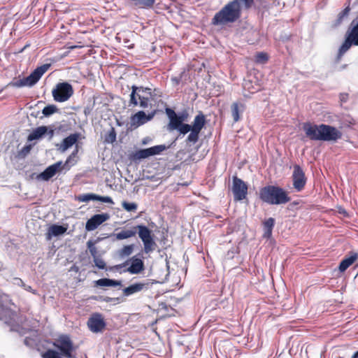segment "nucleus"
Instances as JSON below:
<instances>
[{"label": "nucleus", "mask_w": 358, "mask_h": 358, "mask_svg": "<svg viewBox=\"0 0 358 358\" xmlns=\"http://www.w3.org/2000/svg\"><path fill=\"white\" fill-rule=\"evenodd\" d=\"M303 129L306 136L313 141H335L341 137V133L336 128L324 124L305 122Z\"/></svg>", "instance_id": "obj_1"}, {"label": "nucleus", "mask_w": 358, "mask_h": 358, "mask_svg": "<svg viewBox=\"0 0 358 358\" xmlns=\"http://www.w3.org/2000/svg\"><path fill=\"white\" fill-rule=\"evenodd\" d=\"M240 14V3L238 0H234L215 14L213 22L215 24H225L229 22H234L239 18Z\"/></svg>", "instance_id": "obj_2"}, {"label": "nucleus", "mask_w": 358, "mask_h": 358, "mask_svg": "<svg viewBox=\"0 0 358 358\" xmlns=\"http://www.w3.org/2000/svg\"><path fill=\"white\" fill-rule=\"evenodd\" d=\"M261 199L269 204L279 205L289 201L287 194L282 189L275 186H266L260 191Z\"/></svg>", "instance_id": "obj_3"}, {"label": "nucleus", "mask_w": 358, "mask_h": 358, "mask_svg": "<svg viewBox=\"0 0 358 358\" xmlns=\"http://www.w3.org/2000/svg\"><path fill=\"white\" fill-rule=\"evenodd\" d=\"M50 64H45L36 68L29 76L20 79L13 83L15 87L33 86L42 77V76L50 69Z\"/></svg>", "instance_id": "obj_4"}, {"label": "nucleus", "mask_w": 358, "mask_h": 358, "mask_svg": "<svg viewBox=\"0 0 358 358\" xmlns=\"http://www.w3.org/2000/svg\"><path fill=\"white\" fill-rule=\"evenodd\" d=\"M138 234L144 245V252L150 253L155 250L156 243L152 236V231L146 226L137 225Z\"/></svg>", "instance_id": "obj_5"}, {"label": "nucleus", "mask_w": 358, "mask_h": 358, "mask_svg": "<svg viewBox=\"0 0 358 358\" xmlns=\"http://www.w3.org/2000/svg\"><path fill=\"white\" fill-rule=\"evenodd\" d=\"M55 101L64 102L67 101L73 94V90L68 83H59L52 92Z\"/></svg>", "instance_id": "obj_6"}, {"label": "nucleus", "mask_w": 358, "mask_h": 358, "mask_svg": "<svg viewBox=\"0 0 358 358\" xmlns=\"http://www.w3.org/2000/svg\"><path fill=\"white\" fill-rule=\"evenodd\" d=\"M166 148L167 147L165 145H158L149 148L141 149L137 150L134 154V158L138 160L146 159L161 154L163 151L166 150Z\"/></svg>", "instance_id": "obj_7"}, {"label": "nucleus", "mask_w": 358, "mask_h": 358, "mask_svg": "<svg viewBox=\"0 0 358 358\" xmlns=\"http://www.w3.org/2000/svg\"><path fill=\"white\" fill-rule=\"evenodd\" d=\"M87 326L91 331L98 333L102 331L106 327L104 318L100 313H94L87 321Z\"/></svg>", "instance_id": "obj_8"}, {"label": "nucleus", "mask_w": 358, "mask_h": 358, "mask_svg": "<svg viewBox=\"0 0 358 358\" xmlns=\"http://www.w3.org/2000/svg\"><path fill=\"white\" fill-rule=\"evenodd\" d=\"M232 192L234 199L241 201L245 198L248 192V187L241 179L234 177L233 180Z\"/></svg>", "instance_id": "obj_9"}, {"label": "nucleus", "mask_w": 358, "mask_h": 358, "mask_svg": "<svg viewBox=\"0 0 358 358\" xmlns=\"http://www.w3.org/2000/svg\"><path fill=\"white\" fill-rule=\"evenodd\" d=\"M155 114V112H152L148 115H146L145 112L143 111H138L134 115H132L130 118V124L131 127L134 128H137L145 123L148 122V121L151 120L154 115Z\"/></svg>", "instance_id": "obj_10"}, {"label": "nucleus", "mask_w": 358, "mask_h": 358, "mask_svg": "<svg viewBox=\"0 0 358 358\" xmlns=\"http://www.w3.org/2000/svg\"><path fill=\"white\" fill-rule=\"evenodd\" d=\"M58 349L61 350L63 355L68 358L71 357V352L73 350V345L71 340L68 336H61L55 343H54Z\"/></svg>", "instance_id": "obj_11"}, {"label": "nucleus", "mask_w": 358, "mask_h": 358, "mask_svg": "<svg viewBox=\"0 0 358 358\" xmlns=\"http://www.w3.org/2000/svg\"><path fill=\"white\" fill-rule=\"evenodd\" d=\"M110 216L107 213L96 214L89 219L85 224V229L88 231H94L99 225L109 219Z\"/></svg>", "instance_id": "obj_12"}, {"label": "nucleus", "mask_w": 358, "mask_h": 358, "mask_svg": "<svg viewBox=\"0 0 358 358\" xmlns=\"http://www.w3.org/2000/svg\"><path fill=\"white\" fill-rule=\"evenodd\" d=\"M63 167L62 162H57L46 168L44 171L38 175V178L48 181L55 176L57 172L62 171Z\"/></svg>", "instance_id": "obj_13"}, {"label": "nucleus", "mask_w": 358, "mask_h": 358, "mask_svg": "<svg viewBox=\"0 0 358 358\" xmlns=\"http://www.w3.org/2000/svg\"><path fill=\"white\" fill-rule=\"evenodd\" d=\"M151 89L133 86L132 92L130 95V103H132L134 106H137V98H141V96L151 97Z\"/></svg>", "instance_id": "obj_14"}, {"label": "nucleus", "mask_w": 358, "mask_h": 358, "mask_svg": "<svg viewBox=\"0 0 358 358\" xmlns=\"http://www.w3.org/2000/svg\"><path fill=\"white\" fill-rule=\"evenodd\" d=\"M306 184L304 173L299 166L294 167L293 185L298 191L301 190Z\"/></svg>", "instance_id": "obj_15"}, {"label": "nucleus", "mask_w": 358, "mask_h": 358, "mask_svg": "<svg viewBox=\"0 0 358 358\" xmlns=\"http://www.w3.org/2000/svg\"><path fill=\"white\" fill-rule=\"evenodd\" d=\"M166 113L169 118V129L177 130V129L182 124L184 118L182 116H178L176 113L171 109L167 108Z\"/></svg>", "instance_id": "obj_16"}, {"label": "nucleus", "mask_w": 358, "mask_h": 358, "mask_svg": "<svg viewBox=\"0 0 358 358\" xmlns=\"http://www.w3.org/2000/svg\"><path fill=\"white\" fill-rule=\"evenodd\" d=\"M358 259V253L352 251L348 256L345 257L340 263L338 270L343 273L346 271L351 265H352Z\"/></svg>", "instance_id": "obj_17"}, {"label": "nucleus", "mask_w": 358, "mask_h": 358, "mask_svg": "<svg viewBox=\"0 0 358 358\" xmlns=\"http://www.w3.org/2000/svg\"><path fill=\"white\" fill-rule=\"evenodd\" d=\"M78 200L81 202H88L90 201H99L104 203H113L110 196H101L94 194H85L78 196Z\"/></svg>", "instance_id": "obj_18"}, {"label": "nucleus", "mask_w": 358, "mask_h": 358, "mask_svg": "<svg viewBox=\"0 0 358 358\" xmlns=\"http://www.w3.org/2000/svg\"><path fill=\"white\" fill-rule=\"evenodd\" d=\"M79 135L73 134L65 138L60 145H57L58 150L61 152H64L71 146H73L78 140Z\"/></svg>", "instance_id": "obj_19"}, {"label": "nucleus", "mask_w": 358, "mask_h": 358, "mask_svg": "<svg viewBox=\"0 0 358 358\" xmlns=\"http://www.w3.org/2000/svg\"><path fill=\"white\" fill-rule=\"evenodd\" d=\"M131 261V266L127 269V271L129 273L138 274L144 270V264L141 259L133 257Z\"/></svg>", "instance_id": "obj_20"}, {"label": "nucleus", "mask_w": 358, "mask_h": 358, "mask_svg": "<svg viewBox=\"0 0 358 358\" xmlns=\"http://www.w3.org/2000/svg\"><path fill=\"white\" fill-rule=\"evenodd\" d=\"M245 109V105L241 101H236L232 103L231 106V115L234 122H238L241 118V115Z\"/></svg>", "instance_id": "obj_21"}, {"label": "nucleus", "mask_w": 358, "mask_h": 358, "mask_svg": "<svg viewBox=\"0 0 358 358\" xmlns=\"http://www.w3.org/2000/svg\"><path fill=\"white\" fill-rule=\"evenodd\" d=\"M66 231V228L57 224L51 225L46 233V238L48 240L52 239V237L58 236L64 234Z\"/></svg>", "instance_id": "obj_22"}, {"label": "nucleus", "mask_w": 358, "mask_h": 358, "mask_svg": "<svg viewBox=\"0 0 358 358\" xmlns=\"http://www.w3.org/2000/svg\"><path fill=\"white\" fill-rule=\"evenodd\" d=\"M138 233L137 226L130 229L122 230L121 231L114 234L117 240H124L134 236Z\"/></svg>", "instance_id": "obj_23"}, {"label": "nucleus", "mask_w": 358, "mask_h": 358, "mask_svg": "<svg viewBox=\"0 0 358 358\" xmlns=\"http://www.w3.org/2000/svg\"><path fill=\"white\" fill-rule=\"evenodd\" d=\"M146 285L147 284L143 282L132 284L123 289V294L127 296H130L133 294L141 292L146 287Z\"/></svg>", "instance_id": "obj_24"}, {"label": "nucleus", "mask_w": 358, "mask_h": 358, "mask_svg": "<svg viewBox=\"0 0 358 358\" xmlns=\"http://www.w3.org/2000/svg\"><path fill=\"white\" fill-rule=\"evenodd\" d=\"M206 123L205 116L203 113H200L194 119L191 129L194 131L200 133Z\"/></svg>", "instance_id": "obj_25"}, {"label": "nucleus", "mask_w": 358, "mask_h": 358, "mask_svg": "<svg viewBox=\"0 0 358 358\" xmlns=\"http://www.w3.org/2000/svg\"><path fill=\"white\" fill-rule=\"evenodd\" d=\"M48 131L45 126H41L34 129L28 136V140L31 141L41 138Z\"/></svg>", "instance_id": "obj_26"}, {"label": "nucleus", "mask_w": 358, "mask_h": 358, "mask_svg": "<svg viewBox=\"0 0 358 358\" xmlns=\"http://www.w3.org/2000/svg\"><path fill=\"white\" fill-rule=\"evenodd\" d=\"M275 224L273 218L270 217L264 222V237L270 238Z\"/></svg>", "instance_id": "obj_27"}, {"label": "nucleus", "mask_w": 358, "mask_h": 358, "mask_svg": "<svg viewBox=\"0 0 358 358\" xmlns=\"http://www.w3.org/2000/svg\"><path fill=\"white\" fill-rule=\"evenodd\" d=\"M96 285L100 287H117L121 285V282L108 279V278H101L96 281Z\"/></svg>", "instance_id": "obj_28"}, {"label": "nucleus", "mask_w": 358, "mask_h": 358, "mask_svg": "<svg viewBox=\"0 0 358 358\" xmlns=\"http://www.w3.org/2000/svg\"><path fill=\"white\" fill-rule=\"evenodd\" d=\"M133 3L141 8H150L155 3V0H131Z\"/></svg>", "instance_id": "obj_29"}, {"label": "nucleus", "mask_w": 358, "mask_h": 358, "mask_svg": "<svg viewBox=\"0 0 358 358\" xmlns=\"http://www.w3.org/2000/svg\"><path fill=\"white\" fill-rule=\"evenodd\" d=\"M346 36L354 43L355 45H358V27L355 25L347 31Z\"/></svg>", "instance_id": "obj_30"}, {"label": "nucleus", "mask_w": 358, "mask_h": 358, "mask_svg": "<svg viewBox=\"0 0 358 358\" xmlns=\"http://www.w3.org/2000/svg\"><path fill=\"white\" fill-rule=\"evenodd\" d=\"M352 45H354V43L346 36L345 41L339 49L338 57H342L350 48Z\"/></svg>", "instance_id": "obj_31"}, {"label": "nucleus", "mask_w": 358, "mask_h": 358, "mask_svg": "<svg viewBox=\"0 0 358 358\" xmlns=\"http://www.w3.org/2000/svg\"><path fill=\"white\" fill-rule=\"evenodd\" d=\"M349 13V7L345 8L341 13H340L339 15H338V18L336 21L335 25L338 26L341 24L343 22V20H345L348 17Z\"/></svg>", "instance_id": "obj_32"}, {"label": "nucleus", "mask_w": 358, "mask_h": 358, "mask_svg": "<svg viewBox=\"0 0 358 358\" xmlns=\"http://www.w3.org/2000/svg\"><path fill=\"white\" fill-rule=\"evenodd\" d=\"M122 206L127 212H135L138 208V206L136 203H129L125 201H122Z\"/></svg>", "instance_id": "obj_33"}, {"label": "nucleus", "mask_w": 358, "mask_h": 358, "mask_svg": "<svg viewBox=\"0 0 358 358\" xmlns=\"http://www.w3.org/2000/svg\"><path fill=\"white\" fill-rule=\"evenodd\" d=\"M57 108L56 106L48 105L43 109L42 113L43 114L44 116L48 117V116L54 114L55 112H57Z\"/></svg>", "instance_id": "obj_34"}, {"label": "nucleus", "mask_w": 358, "mask_h": 358, "mask_svg": "<svg viewBox=\"0 0 358 358\" xmlns=\"http://www.w3.org/2000/svg\"><path fill=\"white\" fill-rule=\"evenodd\" d=\"M133 250H134L133 245H125L120 251V255L121 257L129 256L132 253Z\"/></svg>", "instance_id": "obj_35"}, {"label": "nucleus", "mask_w": 358, "mask_h": 358, "mask_svg": "<svg viewBox=\"0 0 358 358\" xmlns=\"http://www.w3.org/2000/svg\"><path fill=\"white\" fill-rule=\"evenodd\" d=\"M268 57L264 52H259L255 56V62L259 64H264L267 62Z\"/></svg>", "instance_id": "obj_36"}, {"label": "nucleus", "mask_w": 358, "mask_h": 358, "mask_svg": "<svg viewBox=\"0 0 358 358\" xmlns=\"http://www.w3.org/2000/svg\"><path fill=\"white\" fill-rule=\"evenodd\" d=\"M150 98L151 97H145L141 96V98H138L139 102H138V105L143 108H146L150 105Z\"/></svg>", "instance_id": "obj_37"}, {"label": "nucleus", "mask_w": 358, "mask_h": 358, "mask_svg": "<svg viewBox=\"0 0 358 358\" xmlns=\"http://www.w3.org/2000/svg\"><path fill=\"white\" fill-rule=\"evenodd\" d=\"M116 140V134L113 128L108 132L105 137V141L108 143H112Z\"/></svg>", "instance_id": "obj_38"}, {"label": "nucleus", "mask_w": 358, "mask_h": 358, "mask_svg": "<svg viewBox=\"0 0 358 358\" xmlns=\"http://www.w3.org/2000/svg\"><path fill=\"white\" fill-rule=\"evenodd\" d=\"M190 131L191 132L189 134V136H187V140L189 142L195 143L196 142H197V141L199 139V132L194 131L192 129Z\"/></svg>", "instance_id": "obj_39"}, {"label": "nucleus", "mask_w": 358, "mask_h": 358, "mask_svg": "<svg viewBox=\"0 0 358 358\" xmlns=\"http://www.w3.org/2000/svg\"><path fill=\"white\" fill-rule=\"evenodd\" d=\"M43 358H61L59 353L56 351L48 350L42 355Z\"/></svg>", "instance_id": "obj_40"}, {"label": "nucleus", "mask_w": 358, "mask_h": 358, "mask_svg": "<svg viewBox=\"0 0 358 358\" xmlns=\"http://www.w3.org/2000/svg\"><path fill=\"white\" fill-rule=\"evenodd\" d=\"M243 88L245 90H248L251 93H253L255 91L259 90V87L255 88L253 85H252L250 80H244Z\"/></svg>", "instance_id": "obj_41"}, {"label": "nucleus", "mask_w": 358, "mask_h": 358, "mask_svg": "<svg viewBox=\"0 0 358 358\" xmlns=\"http://www.w3.org/2000/svg\"><path fill=\"white\" fill-rule=\"evenodd\" d=\"M177 130L182 134L185 135L192 130L191 125L187 124H182Z\"/></svg>", "instance_id": "obj_42"}, {"label": "nucleus", "mask_w": 358, "mask_h": 358, "mask_svg": "<svg viewBox=\"0 0 358 358\" xmlns=\"http://www.w3.org/2000/svg\"><path fill=\"white\" fill-rule=\"evenodd\" d=\"M87 248L89 249L90 254L92 255V256L93 257H95L97 254V250H96V248L94 246V243L92 241H90L87 242Z\"/></svg>", "instance_id": "obj_43"}, {"label": "nucleus", "mask_w": 358, "mask_h": 358, "mask_svg": "<svg viewBox=\"0 0 358 358\" xmlns=\"http://www.w3.org/2000/svg\"><path fill=\"white\" fill-rule=\"evenodd\" d=\"M94 262L96 266H97L99 268L103 269L105 268V262L101 259L98 258L96 256L94 257Z\"/></svg>", "instance_id": "obj_44"}, {"label": "nucleus", "mask_w": 358, "mask_h": 358, "mask_svg": "<svg viewBox=\"0 0 358 358\" xmlns=\"http://www.w3.org/2000/svg\"><path fill=\"white\" fill-rule=\"evenodd\" d=\"M341 101L343 102H345L348 99V94H341L340 95Z\"/></svg>", "instance_id": "obj_45"}, {"label": "nucleus", "mask_w": 358, "mask_h": 358, "mask_svg": "<svg viewBox=\"0 0 358 358\" xmlns=\"http://www.w3.org/2000/svg\"><path fill=\"white\" fill-rule=\"evenodd\" d=\"M103 301H106V302H111V301H118V299L116 298V299H113V298H110V297H105L103 299Z\"/></svg>", "instance_id": "obj_46"}, {"label": "nucleus", "mask_w": 358, "mask_h": 358, "mask_svg": "<svg viewBox=\"0 0 358 358\" xmlns=\"http://www.w3.org/2000/svg\"><path fill=\"white\" fill-rule=\"evenodd\" d=\"M151 141V139L149 138V137H146V138H144L143 140H142V144L143 145H146L148 144V143H150V141Z\"/></svg>", "instance_id": "obj_47"}, {"label": "nucleus", "mask_w": 358, "mask_h": 358, "mask_svg": "<svg viewBox=\"0 0 358 358\" xmlns=\"http://www.w3.org/2000/svg\"><path fill=\"white\" fill-rule=\"evenodd\" d=\"M351 358H358V350L352 355Z\"/></svg>", "instance_id": "obj_48"}, {"label": "nucleus", "mask_w": 358, "mask_h": 358, "mask_svg": "<svg viewBox=\"0 0 358 358\" xmlns=\"http://www.w3.org/2000/svg\"><path fill=\"white\" fill-rule=\"evenodd\" d=\"M69 160H70V157H69V158H68V159H67V160H66V164L69 163Z\"/></svg>", "instance_id": "obj_49"}, {"label": "nucleus", "mask_w": 358, "mask_h": 358, "mask_svg": "<svg viewBox=\"0 0 358 358\" xmlns=\"http://www.w3.org/2000/svg\"><path fill=\"white\" fill-rule=\"evenodd\" d=\"M355 25L358 27V22Z\"/></svg>", "instance_id": "obj_50"}]
</instances>
